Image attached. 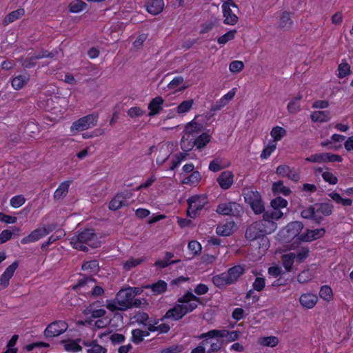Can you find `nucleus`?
Returning <instances> with one entry per match:
<instances>
[{
    "mask_svg": "<svg viewBox=\"0 0 353 353\" xmlns=\"http://www.w3.org/2000/svg\"><path fill=\"white\" fill-rule=\"evenodd\" d=\"M70 243L73 248L83 252L88 251V247L85 245L92 248H99L101 245V241L92 229H85L78 232L70 239Z\"/></svg>",
    "mask_w": 353,
    "mask_h": 353,
    "instance_id": "f257e3e1",
    "label": "nucleus"
},
{
    "mask_svg": "<svg viewBox=\"0 0 353 353\" xmlns=\"http://www.w3.org/2000/svg\"><path fill=\"white\" fill-rule=\"evenodd\" d=\"M117 304L120 306L121 311H125L132 307H139L141 305L145 303L144 299H135L132 294L127 288L120 290L116 296Z\"/></svg>",
    "mask_w": 353,
    "mask_h": 353,
    "instance_id": "f03ea898",
    "label": "nucleus"
},
{
    "mask_svg": "<svg viewBox=\"0 0 353 353\" xmlns=\"http://www.w3.org/2000/svg\"><path fill=\"white\" fill-rule=\"evenodd\" d=\"M188 216L190 218H195L208 203V198L204 194L194 195L188 199Z\"/></svg>",
    "mask_w": 353,
    "mask_h": 353,
    "instance_id": "7ed1b4c3",
    "label": "nucleus"
},
{
    "mask_svg": "<svg viewBox=\"0 0 353 353\" xmlns=\"http://www.w3.org/2000/svg\"><path fill=\"white\" fill-rule=\"evenodd\" d=\"M98 118V114H90L84 116L72 123L70 131L72 132H81L94 127L97 123Z\"/></svg>",
    "mask_w": 353,
    "mask_h": 353,
    "instance_id": "20e7f679",
    "label": "nucleus"
},
{
    "mask_svg": "<svg viewBox=\"0 0 353 353\" xmlns=\"http://www.w3.org/2000/svg\"><path fill=\"white\" fill-rule=\"evenodd\" d=\"M244 199L255 214H259L265 211V206L259 192L248 191L245 194Z\"/></svg>",
    "mask_w": 353,
    "mask_h": 353,
    "instance_id": "39448f33",
    "label": "nucleus"
},
{
    "mask_svg": "<svg viewBox=\"0 0 353 353\" xmlns=\"http://www.w3.org/2000/svg\"><path fill=\"white\" fill-rule=\"evenodd\" d=\"M178 302L183 307L185 314L192 312L198 306V303H201V299L195 296L191 291L188 290L183 296L178 299Z\"/></svg>",
    "mask_w": 353,
    "mask_h": 353,
    "instance_id": "423d86ee",
    "label": "nucleus"
},
{
    "mask_svg": "<svg viewBox=\"0 0 353 353\" xmlns=\"http://www.w3.org/2000/svg\"><path fill=\"white\" fill-rule=\"evenodd\" d=\"M216 212L224 216H239L243 212L242 206L236 202L220 203Z\"/></svg>",
    "mask_w": 353,
    "mask_h": 353,
    "instance_id": "0eeeda50",
    "label": "nucleus"
},
{
    "mask_svg": "<svg viewBox=\"0 0 353 353\" xmlns=\"http://www.w3.org/2000/svg\"><path fill=\"white\" fill-rule=\"evenodd\" d=\"M133 195L130 190H125L117 193L114 197L109 203V209L112 211H116L122 207L128 206L129 205L127 201Z\"/></svg>",
    "mask_w": 353,
    "mask_h": 353,
    "instance_id": "6e6552de",
    "label": "nucleus"
},
{
    "mask_svg": "<svg viewBox=\"0 0 353 353\" xmlns=\"http://www.w3.org/2000/svg\"><path fill=\"white\" fill-rule=\"evenodd\" d=\"M262 223L259 221L250 224L245 230V236L247 240L252 241L258 239H264L265 233L262 229Z\"/></svg>",
    "mask_w": 353,
    "mask_h": 353,
    "instance_id": "1a4fd4ad",
    "label": "nucleus"
},
{
    "mask_svg": "<svg viewBox=\"0 0 353 353\" xmlns=\"http://www.w3.org/2000/svg\"><path fill=\"white\" fill-rule=\"evenodd\" d=\"M68 327L66 322L56 321L48 325L44 331V335L50 338L58 336L65 332Z\"/></svg>",
    "mask_w": 353,
    "mask_h": 353,
    "instance_id": "9d476101",
    "label": "nucleus"
},
{
    "mask_svg": "<svg viewBox=\"0 0 353 353\" xmlns=\"http://www.w3.org/2000/svg\"><path fill=\"white\" fill-rule=\"evenodd\" d=\"M343 158L340 155L328 152L312 154L305 159V161L308 162L319 163L326 162H341Z\"/></svg>",
    "mask_w": 353,
    "mask_h": 353,
    "instance_id": "9b49d317",
    "label": "nucleus"
},
{
    "mask_svg": "<svg viewBox=\"0 0 353 353\" xmlns=\"http://www.w3.org/2000/svg\"><path fill=\"white\" fill-rule=\"evenodd\" d=\"M231 7L237 8V6L232 0H227L222 5L224 23L228 25H234L238 21V17L232 12Z\"/></svg>",
    "mask_w": 353,
    "mask_h": 353,
    "instance_id": "f8f14e48",
    "label": "nucleus"
},
{
    "mask_svg": "<svg viewBox=\"0 0 353 353\" xmlns=\"http://www.w3.org/2000/svg\"><path fill=\"white\" fill-rule=\"evenodd\" d=\"M19 266V263L15 261L10 265L0 276V290L5 289L9 285V281L12 277L15 270Z\"/></svg>",
    "mask_w": 353,
    "mask_h": 353,
    "instance_id": "ddd939ff",
    "label": "nucleus"
},
{
    "mask_svg": "<svg viewBox=\"0 0 353 353\" xmlns=\"http://www.w3.org/2000/svg\"><path fill=\"white\" fill-rule=\"evenodd\" d=\"M203 130V125L193 120L185 125L183 135L188 136L191 139H195Z\"/></svg>",
    "mask_w": 353,
    "mask_h": 353,
    "instance_id": "4468645a",
    "label": "nucleus"
},
{
    "mask_svg": "<svg viewBox=\"0 0 353 353\" xmlns=\"http://www.w3.org/2000/svg\"><path fill=\"white\" fill-rule=\"evenodd\" d=\"M325 233L324 228L309 230L299 236V239L301 241L309 242L322 237Z\"/></svg>",
    "mask_w": 353,
    "mask_h": 353,
    "instance_id": "2eb2a0df",
    "label": "nucleus"
},
{
    "mask_svg": "<svg viewBox=\"0 0 353 353\" xmlns=\"http://www.w3.org/2000/svg\"><path fill=\"white\" fill-rule=\"evenodd\" d=\"M234 175L230 171H224L217 178V182L223 190L229 189L233 183Z\"/></svg>",
    "mask_w": 353,
    "mask_h": 353,
    "instance_id": "dca6fc26",
    "label": "nucleus"
},
{
    "mask_svg": "<svg viewBox=\"0 0 353 353\" xmlns=\"http://www.w3.org/2000/svg\"><path fill=\"white\" fill-rule=\"evenodd\" d=\"M317 301V296L312 293L303 294L299 298L301 305L307 309L313 308L316 304Z\"/></svg>",
    "mask_w": 353,
    "mask_h": 353,
    "instance_id": "f3484780",
    "label": "nucleus"
},
{
    "mask_svg": "<svg viewBox=\"0 0 353 353\" xmlns=\"http://www.w3.org/2000/svg\"><path fill=\"white\" fill-rule=\"evenodd\" d=\"M303 228V224L301 221H293L288 223L285 230L288 234V239H293L299 234L300 232Z\"/></svg>",
    "mask_w": 353,
    "mask_h": 353,
    "instance_id": "a211bd4d",
    "label": "nucleus"
},
{
    "mask_svg": "<svg viewBox=\"0 0 353 353\" xmlns=\"http://www.w3.org/2000/svg\"><path fill=\"white\" fill-rule=\"evenodd\" d=\"M164 8L163 0H150L147 2L146 9L148 12L153 15L161 13Z\"/></svg>",
    "mask_w": 353,
    "mask_h": 353,
    "instance_id": "6ab92c4d",
    "label": "nucleus"
},
{
    "mask_svg": "<svg viewBox=\"0 0 353 353\" xmlns=\"http://www.w3.org/2000/svg\"><path fill=\"white\" fill-rule=\"evenodd\" d=\"M46 236V232L41 228L34 230L29 235L21 240L22 244L35 242Z\"/></svg>",
    "mask_w": 353,
    "mask_h": 353,
    "instance_id": "aec40b11",
    "label": "nucleus"
},
{
    "mask_svg": "<svg viewBox=\"0 0 353 353\" xmlns=\"http://www.w3.org/2000/svg\"><path fill=\"white\" fill-rule=\"evenodd\" d=\"M301 216L303 219H313L316 223H320L323 220V217L316 214L315 205L302 210Z\"/></svg>",
    "mask_w": 353,
    "mask_h": 353,
    "instance_id": "412c9836",
    "label": "nucleus"
},
{
    "mask_svg": "<svg viewBox=\"0 0 353 353\" xmlns=\"http://www.w3.org/2000/svg\"><path fill=\"white\" fill-rule=\"evenodd\" d=\"M163 103V99L161 97H157L154 98L148 104V109L150 112L148 113L149 117H154L158 114L163 108L161 105Z\"/></svg>",
    "mask_w": 353,
    "mask_h": 353,
    "instance_id": "4be33fe9",
    "label": "nucleus"
},
{
    "mask_svg": "<svg viewBox=\"0 0 353 353\" xmlns=\"http://www.w3.org/2000/svg\"><path fill=\"white\" fill-rule=\"evenodd\" d=\"M183 307L180 304L176 305L174 307L170 309L165 315V318L172 319L177 321L185 315Z\"/></svg>",
    "mask_w": 353,
    "mask_h": 353,
    "instance_id": "5701e85b",
    "label": "nucleus"
},
{
    "mask_svg": "<svg viewBox=\"0 0 353 353\" xmlns=\"http://www.w3.org/2000/svg\"><path fill=\"white\" fill-rule=\"evenodd\" d=\"M145 289H150L154 295L164 293L167 290V283L163 280H159L156 283L143 285Z\"/></svg>",
    "mask_w": 353,
    "mask_h": 353,
    "instance_id": "b1692460",
    "label": "nucleus"
},
{
    "mask_svg": "<svg viewBox=\"0 0 353 353\" xmlns=\"http://www.w3.org/2000/svg\"><path fill=\"white\" fill-rule=\"evenodd\" d=\"M212 280L213 283L219 288L232 284L227 272L215 275L212 277Z\"/></svg>",
    "mask_w": 353,
    "mask_h": 353,
    "instance_id": "393cba45",
    "label": "nucleus"
},
{
    "mask_svg": "<svg viewBox=\"0 0 353 353\" xmlns=\"http://www.w3.org/2000/svg\"><path fill=\"white\" fill-rule=\"evenodd\" d=\"M245 269L241 265H235L228 270L227 272L229 278L232 283H235L238 279L243 274Z\"/></svg>",
    "mask_w": 353,
    "mask_h": 353,
    "instance_id": "a878e982",
    "label": "nucleus"
},
{
    "mask_svg": "<svg viewBox=\"0 0 353 353\" xmlns=\"http://www.w3.org/2000/svg\"><path fill=\"white\" fill-rule=\"evenodd\" d=\"M234 226V221L228 222L223 225H219L216 229V234L222 236H230L232 233Z\"/></svg>",
    "mask_w": 353,
    "mask_h": 353,
    "instance_id": "bb28decb",
    "label": "nucleus"
},
{
    "mask_svg": "<svg viewBox=\"0 0 353 353\" xmlns=\"http://www.w3.org/2000/svg\"><path fill=\"white\" fill-rule=\"evenodd\" d=\"M295 259L296 254L294 252H290L282 256L281 262L286 272H289L292 270V265Z\"/></svg>",
    "mask_w": 353,
    "mask_h": 353,
    "instance_id": "cd10ccee",
    "label": "nucleus"
},
{
    "mask_svg": "<svg viewBox=\"0 0 353 353\" xmlns=\"http://www.w3.org/2000/svg\"><path fill=\"white\" fill-rule=\"evenodd\" d=\"M259 222L262 223V229L265 234H271L274 232L277 228V225L274 222V219H265L263 217V219L259 221Z\"/></svg>",
    "mask_w": 353,
    "mask_h": 353,
    "instance_id": "c85d7f7f",
    "label": "nucleus"
},
{
    "mask_svg": "<svg viewBox=\"0 0 353 353\" xmlns=\"http://www.w3.org/2000/svg\"><path fill=\"white\" fill-rule=\"evenodd\" d=\"M70 186V181H65L62 182L54 193V199L55 200H61L64 198L68 192Z\"/></svg>",
    "mask_w": 353,
    "mask_h": 353,
    "instance_id": "c756f323",
    "label": "nucleus"
},
{
    "mask_svg": "<svg viewBox=\"0 0 353 353\" xmlns=\"http://www.w3.org/2000/svg\"><path fill=\"white\" fill-rule=\"evenodd\" d=\"M292 25L291 19V13L289 12H283L279 19V26L281 28L289 29Z\"/></svg>",
    "mask_w": 353,
    "mask_h": 353,
    "instance_id": "7c9ffc66",
    "label": "nucleus"
},
{
    "mask_svg": "<svg viewBox=\"0 0 353 353\" xmlns=\"http://www.w3.org/2000/svg\"><path fill=\"white\" fill-rule=\"evenodd\" d=\"M310 117L314 122H325L330 120V112L315 111L311 114Z\"/></svg>",
    "mask_w": 353,
    "mask_h": 353,
    "instance_id": "2f4dec72",
    "label": "nucleus"
},
{
    "mask_svg": "<svg viewBox=\"0 0 353 353\" xmlns=\"http://www.w3.org/2000/svg\"><path fill=\"white\" fill-rule=\"evenodd\" d=\"M316 214L321 213L324 216H330L332 213L333 205L330 203L315 204Z\"/></svg>",
    "mask_w": 353,
    "mask_h": 353,
    "instance_id": "473e14b6",
    "label": "nucleus"
},
{
    "mask_svg": "<svg viewBox=\"0 0 353 353\" xmlns=\"http://www.w3.org/2000/svg\"><path fill=\"white\" fill-rule=\"evenodd\" d=\"M210 141V136L208 133L203 132L194 139L195 146L198 150H201L205 147Z\"/></svg>",
    "mask_w": 353,
    "mask_h": 353,
    "instance_id": "72a5a7b5",
    "label": "nucleus"
},
{
    "mask_svg": "<svg viewBox=\"0 0 353 353\" xmlns=\"http://www.w3.org/2000/svg\"><path fill=\"white\" fill-rule=\"evenodd\" d=\"M195 146L194 139H191L188 136L183 135L181 140V148L183 151L188 152Z\"/></svg>",
    "mask_w": 353,
    "mask_h": 353,
    "instance_id": "f704fd0d",
    "label": "nucleus"
},
{
    "mask_svg": "<svg viewBox=\"0 0 353 353\" xmlns=\"http://www.w3.org/2000/svg\"><path fill=\"white\" fill-rule=\"evenodd\" d=\"M29 81V76L19 75L14 77L12 81V86L15 90H19L23 88Z\"/></svg>",
    "mask_w": 353,
    "mask_h": 353,
    "instance_id": "c9c22d12",
    "label": "nucleus"
},
{
    "mask_svg": "<svg viewBox=\"0 0 353 353\" xmlns=\"http://www.w3.org/2000/svg\"><path fill=\"white\" fill-rule=\"evenodd\" d=\"M272 191L274 192L282 194L284 196H288L291 193L290 188L283 185V182L282 181L274 182L272 184Z\"/></svg>",
    "mask_w": 353,
    "mask_h": 353,
    "instance_id": "e433bc0d",
    "label": "nucleus"
},
{
    "mask_svg": "<svg viewBox=\"0 0 353 353\" xmlns=\"http://www.w3.org/2000/svg\"><path fill=\"white\" fill-rule=\"evenodd\" d=\"M94 303L90 304L85 310V314H90L92 318H101L105 316L106 311L103 309H94Z\"/></svg>",
    "mask_w": 353,
    "mask_h": 353,
    "instance_id": "4c0bfd02",
    "label": "nucleus"
},
{
    "mask_svg": "<svg viewBox=\"0 0 353 353\" xmlns=\"http://www.w3.org/2000/svg\"><path fill=\"white\" fill-rule=\"evenodd\" d=\"M25 13V11L23 9H18L14 11L11 12L9 13L4 19V23L6 24H8L10 23H12L15 20L19 19L21 17H22Z\"/></svg>",
    "mask_w": 353,
    "mask_h": 353,
    "instance_id": "58836bf2",
    "label": "nucleus"
},
{
    "mask_svg": "<svg viewBox=\"0 0 353 353\" xmlns=\"http://www.w3.org/2000/svg\"><path fill=\"white\" fill-rule=\"evenodd\" d=\"M286 134L287 131L283 128L280 126H276L273 128L270 132V135L274 139V141H280Z\"/></svg>",
    "mask_w": 353,
    "mask_h": 353,
    "instance_id": "ea45409f",
    "label": "nucleus"
},
{
    "mask_svg": "<svg viewBox=\"0 0 353 353\" xmlns=\"http://www.w3.org/2000/svg\"><path fill=\"white\" fill-rule=\"evenodd\" d=\"M87 7V4L81 0H76L74 1H72L69 4V9L71 12L74 13H78Z\"/></svg>",
    "mask_w": 353,
    "mask_h": 353,
    "instance_id": "a19ab883",
    "label": "nucleus"
},
{
    "mask_svg": "<svg viewBox=\"0 0 353 353\" xmlns=\"http://www.w3.org/2000/svg\"><path fill=\"white\" fill-rule=\"evenodd\" d=\"M263 216L265 219H272L274 220H278L282 217L283 215V212L281 211L280 208H272V210H267L263 212Z\"/></svg>",
    "mask_w": 353,
    "mask_h": 353,
    "instance_id": "79ce46f5",
    "label": "nucleus"
},
{
    "mask_svg": "<svg viewBox=\"0 0 353 353\" xmlns=\"http://www.w3.org/2000/svg\"><path fill=\"white\" fill-rule=\"evenodd\" d=\"M224 334L223 330H212L206 333H203L199 336L200 339L207 338H224Z\"/></svg>",
    "mask_w": 353,
    "mask_h": 353,
    "instance_id": "37998d69",
    "label": "nucleus"
},
{
    "mask_svg": "<svg viewBox=\"0 0 353 353\" xmlns=\"http://www.w3.org/2000/svg\"><path fill=\"white\" fill-rule=\"evenodd\" d=\"M194 101L192 99L182 101L176 108V112L179 114L188 112L192 107Z\"/></svg>",
    "mask_w": 353,
    "mask_h": 353,
    "instance_id": "c03bdc74",
    "label": "nucleus"
},
{
    "mask_svg": "<svg viewBox=\"0 0 353 353\" xmlns=\"http://www.w3.org/2000/svg\"><path fill=\"white\" fill-rule=\"evenodd\" d=\"M144 258H130L123 263V268L128 271L144 261Z\"/></svg>",
    "mask_w": 353,
    "mask_h": 353,
    "instance_id": "a18cd8bd",
    "label": "nucleus"
},
{
    "mask_svg": "<svg viewBox=\"0 0 353 353\" xmlns=\"http://www.w3.org/2000/svg\"><path fill=\"white\" fill-rule=\"evenodd\" d=\"M319 296L325 301H330L332 300L333 293L331 288L328 285L322 286L319 292Z\"/></svg>",
    "mask_w": 353,
    "mask_h": 353,
    "instance_id": "49530a36",
    "label": "nucleus"
},
{
    "mask_svg": "<svg viewBox=\"0 0 353 353\" xmlns=\"http://www.w3.org/2000/svg\"><path fill=\"white\" fill-rule=\"evenodd\" d=\"M310 250L307 247L300 248L296 254V261L299 263H302L309 256Z\"/></svg>",
    "mask_w": 353,
    "mask_h": 353,
    "instance_id": "de8ad7c7",
    "label": "nucleus"
},
{
    "mask_svg": "<svg viewBox=\"0 0 353 353\" xmlns=\"http://www.w3.org/2000/svg\"><path fill=\"white\" fill-rule=\"evenodd\" d=\"M236 33V30H232L228 31V32H226L225 34H224L223 35H222L221 37L218 38V39H217L218 43L221 44V45L225 44L227 42L232 40L234 38Z\"/></svg>",
    "mask_w": 353,
    "mask_h": 353,
    "instance_id": "09e8293b",
    "label": "nucleus"
},
{
    "mask_svg": "<svg viewBox=\"0 0 353 353\" xmlns=\"http://www.w3.org/2000/svg\"><path fill=\"white\" fill-rule=\"evenodd\" d=\"M93 282H94V279H93L92 277H84L78 281L77 283L73 287V290H76L78 292H81V290L87 284Z\"/></svg>",
    "mask_w": 353,
    "mask_h": 353,
    "instance_id": "8fccbe9b",
    "label": "nucleus"
},
{
    "mask_svg": "<svg viewBox=\"0 0 353 353\" xmlns=\"http://www.w3.org/2000/svg\"><path fill=\"white\" fill-rule=\"evenodd\" d=\"M86 345L89 347L87 350L88 353H106V349L92 341L90 344Z\"/></svg>",
    "mask_w": 353,
    "mask_h": 353,
    "instance_id": "3c124183",
    "label": "nucleus"
},
{
    "mask_svg": "<svg viewBox=\"0 0 353 353\" xmlns=\"http://www.w3.org/2000/svg\"><path fill=\"white\" fill-rule=\"evenodd\" d=\"M99 263L96 260H92L85 262L81 267L83 270H90L92 272H96L99 270Z\"/></svg>",
    "mask_w": 353,
    "mask_h": 353,
    "instance_id": "603ef678",
    "label": "nucleus"
},
{
    "mask_svg": "<svg viewBox=\"0 0 353 353\" xmlns=\"http://www.w3.org/2000/svg\"><path fill=\"white\" fill-rule=\"evenodd\" d=\"M201 174L199 171H194L192 174L183 179L185 184H194L201 180Z\"/></svg>",
    "mask_w": 353,
    "mask_h": 353,
    "instance_id": "864d4df0",
    "label": "nucleus"
},
{
    "mask_svg": "<svg viewBox=\"0 0 353 353\" xmlns=\"http://www.w3.org/2000/svg\"><path fill=\"white\" fill-rule=\"evenodd\" d=\"M313 276L309 270H303L297 276V281L300 283H305L312 280Z\"/></svg>",
    "mask_w": 353,
    "mask_h": 353,
    "instance_id": "5fc2aeb1",
    "label": "nucleus"
},
{
    "mask_svg": "<svg viewBox=\"0 0 353 353\" xmlns=\"http://www.w3.org/2000/svg\"><path fill=\"white\" fill-rule=\"evenodd\" d=\"M287 205V200L281 196H277L271 201V206L272 208H284Z\"/></svg>",
    "mask_w": 353,
    "mask_h": 353,
    "instance_id": "6e6d98bb",
    "label": "nucleus"
},
{
    "mask_svg": "<svg viewBox=\"0 0 353 353\" xmlns=\"http://www.w3.org/2000/svg\"><path fill=\"white\" fill-rule=\"evenodd\" d=\"M223 332H225L224 338L227 339L228 342H232L237 340L241 335L240 331H228L223 329Z\"/></svg>",
    "mask_w": 353,
    "mask_h": 353,
    "instance_id": "4d7b16f0",
    "label": "nucleus"
},
{
    "mask_svg": "<svg viewBox=\"0 0 353 353\" xmlns=\"http://www.w3.org/2000/svg\"><path fill=\"white\" fill-rule=\"evenodd\" d=\"M322 177L325 181L330 185H335L338 182L337 177L330 171L323 172L322 173Z\"/></svg>",
    "mask_w": 353,
    "mask_h": 353,
    "instance_id": "13d9d810",
    "label": "nucleus"
},
{
    "mask_svg": "<svg viewBox=\"0 0 353 353\" xmlns=\"http://www.w3.org/2000/svg\"><path fill=\"white\" fill-rule=\"evenodd\" d=\"M26 199L23 195H17L10 199V205L14 208H18L23 205Z\"/></svg>",
    "mask_w": 353,
    "mask_h": 353,
    "instance_id": "bf43d9fd",
    "label": "nucleus"
},
{
    "mask_svg": "<svg viewBox=\"0 0 353 353\" xmlns=\"http://www.w3.org/2000/svg\"><path fill=\"white\" fill-rule=\"evenodd\" d=\"M132 341L135 344H139L143 341V330L134 329L132 331Z\"/></svg>",
    "mask_w": 353,
    "mask_h": 353,
    "instance_id": "052dcab7",
    "label": "nucleus"
},
{
    "mask_svg": "<svg viewBox=\"0 0 353 353\" xmlns=\"http://www.w3.org/2000/svg\"><path fill=\"white\" fill-rule=\"evenodd\" d=\"M339 77L343 78L350 72V67L347 63H342L339 65Z\"/></svg>",
    "mask_w": 353,
    "mask_h": 353,
    "instance_id": "680f3d73",
    "label": "nucleus"
},
{
    "mask_svg": "<svg viewBox=\"0 0 353 353\" xmlns=\"http://www.w3.org/2000/svg\"><path fill=\"white\" fill-rule=\"evenodd\" d=\"M145 110L139 107L130 108L128 111V115L131 118L140 117L145 114Z\"/></svg>",
    "mask_w": 353,
    "mask_h": 353,
    "instance_id": "e2e57ef3",
    "label": "nucleus"
},
{
    "mask_svg": "<svg viewBox=\"0 0 353 353\" xmlns=\"http://www.w3.org/2000/svg\"><path fill=\"white\" fill-rule=\"evenodd\" d=\"M34 59V55L32 57H27L26 59L21 58L20 59L21 63L24 68H32L35 66L36 61Z\"/></svg>",
    "mask_w": 353,
    "mask_h": 353,
    "instance_id": "0e129e2a",
    "label": "nucleus"
},
{
    "mask_svg": "<svg viewBox=\"0 0 353 353\" xmlns=\"http://www.w3.org/2000/svg\"><path fill=\"white\" fill-rule=\"evenodd\" d=\"M244 68V64L241 61H233L230 63L229 69L230 71L235 73L241 71Z\"/></svg>",
    "mask_w": 353,
    "mask_h": 353,
    "instance_id": "69168bd1",
    "label": "nucleus"
},
{
    "mask_svg": "<svg viewBox=\"0 0 353 353\" xmlns=\"http://www.w3.org/2000/svg\"><path fill=\"white\" fill-rule=\"evenodd\" d=\"M291 168V167L287 165H280L277 167L276 173L281 177H288Z\"/></svg>",
    "mask_w": 353,
    "mask_h": 353,
    "instance_id": "338daca9",
    "label": "nucleus"
},
{
    "mask_svg": "<svg viewBox=\"0 0 353 353\" xmlns=\"http://www.w3.org/2000/svg\"><path fill=\"white\" fill-rule=\"evenodd\" d=\"M188 247V249L192 252L193 255H197L201 251V245L196 241H190Z\"/></svg>",
    "mask_w": 353,
    "mask_h": 353,
    "instance_id": "774afa93",
    "label": "nucleus"
}]
</instances>
